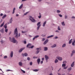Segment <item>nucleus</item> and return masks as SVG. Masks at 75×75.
Instances as JSON below:
<instances>
[{
  "label": "nucleus",
  "instance_id": "1",
  "mask_svg": "<svg viewBox=\"0 0 75 75\" xmlns=\"http://www.w3.org/2000/svg\"><path fill=\"white\" fill-rule=\"evenodd\" d=\"M16 35L15 36L16 38H18V31H17V28H16L15 29L14 31V35Z\"/></svg>",
  "mask_w": 75,
  "mask_h": 75
},
{
  "label": "nucleus",
  "instance_id": "2",
  "mask_svg": "<svg viewBox=\"0 0 75 75\" xmlns=\"http://www.w3.org/2000/svg\"><path fill=\"white\" fill-rule=\"evenodd\" d=\"M9 40L11 41H12L13 43H16V42H17V40L15 39V38H12V41L11 40V38L10 37L9 38Z\"/></svg>",
  "mask_w": 75,
  "mask_h": 75
},
{
  "label": "nucleus",
  "instance_id": "3",
  "mask_svg": "<svg viewBox=\"0 0 75 75\" xmlns=\"http://www.w3.org/2000/svg\"><path fill=\"white\" fill-rule=\"evenodd\" d=\"M29 18L30 20L32 22H33V23H35V19L33 18L32 17V16H29Z\"/></svg>",
  "mask_w": 75,
  "mask_h": 75
},
{
  "label": "nucleus",
  "instance_id": "4",
  "mask_svg": "<svg viewBox=\"0 0 75 75\" xmlns=\"http://www.w3.org/2000/svg\"><path fill=\"white\" fill-rule=\"evenodd\" d=\"M32 45L31 44L29 43L27 46V48H33L34 47V46H32L31 47H30V46H31Z\"/></svg>",
  "mask_w": 75,
  "mask_h": 75
},
{
  "label": "nucleus",
  "instance_id": "5",
  "mask_svg": "<svg viewBox=\"0 0 75 75\" xmlns=\"http://www.w3.org/2000/svg\"><path fill=\"white\" fill-rule=\"evenodd\" d=\"M57 59H58L59 61H62V58L60 57H57Z\"/></svg>",
  "mask_w": 75,
  "mask_h": 75
},
{
  "label": "nucleus",
  "instance_id": "6",
  "mask_svg": "<svg viewBox=\"0 0 75 75\" xmlns=\"http://www.w3.org/2000/svg\"><path fill=\"white\" fill-rule=\"evenodd\" d=\"M40 24H41V22H39L38 23V30L39 29V28H40V26H41V25H40Z\"/></svg>",
  "mask_w": 75,
  "mask_h": 75
},
{
  "label": "nucleus",
  "instance_id": "7",
  "mask_svg": "<svg viewBox=\"0 0 75 75\" xmlns=\"http://www.w3.org/2000/svg\"><path fill=\"white\" fill-rule=\"evenodd\" d=\"M48 42V40L47 39L45 41V42L43 43L44 45H45V44H47V43Z\"/></svg>",
  "mask_w": 75,
  "mask_h": 75
},
{
  "label": "nucleus",
  "instance_id": "8",
  "mask_svg": "<svg viewBox=\"0 0 75 75\" xmlns=\"http://www.w3.org/2000/svg\"><path fill=\"white\" fill-rule=\"evenodd\" d=\"M13 56V51H11V58H12Z\"/></svg>",
  "mask_w": 75,
  "mask_h": 75
},
{
  "label": "nucleus",
  "instance_id": "9",
  "mask_svg": "<svg viewBox=\"0 0 75 75\" xmlns=\"http://www.w3.org/2000/svg\"><path fill=\"white\" fill-rule=\"evenodd\" d=\"M18 64L20 66H23V63H22L21 62H19Z\"/></svg>",
  "mask_w": 75,
  "mask_h": 75
},
{
  "label": "nucleus",
  "instance_id": "10",
  "mask_svg": "<svg viewBox=\"0 0 75 75\" xmlns=\"http://www.w3.org/2000/svg\"><path fill=\"white\" fill-rule=\"evenodd\" d=\"M24 49V48H21L19 50V52H22V51Z\"/></svg>",
  "mask_w": 75,
  "mask_h": 75
},
{
  "label": "nucleus",
  "instance_id": "11",
  "mask_svg": "<svg viewBox=\"0 0 75 75\" xmlns=\"http://www.w3.org/2000/svg\"><path fill=\"white\" fill-rule=\"evenodd\" d=\"M74 63H75V62H74L71 64V67H73L74 66Z\"/></svg>",
  "mask_w": 75,
  "mask_h": 75
},
{
  "label": "nucleus",
  "instance_id": "12",
  "mask_svg": "<svg viewBox=\"0 0 75 75\" xmlns=\"http://www.w3.org/2000/svg\"><path fill=\"white\" fill-rule=\"evenodd\" d=\"M45 60L47 61V60H48V56L45 55Z\"/></svg>",
  "mask_w": 75,
  "mask_h": 75
},
{
  "label": "nucleus",
  "instance_id": "13",
  "mask_svg": "<svg viewBox=\"0 0 75 75\" xmlns=\"http://www.w3.org/2000/svg\"><path fill=\"white\" fill-rule=\"evenodd\" d=\"M0 31L1 33H4V28H2V29L0 30Z\"/></svg>",
  "mask_w": 75,
  "mask_h": 75
},
{
  "label": "nucleus",
  "instance_id": "14",
  "mask_svg": "<svg viewBox=\"0 0 75 75\" xmlns=\"http://www.w3.org/2000/svg\"><path fill=\"white\" fill-rule=\"evenodd\" d=\"M41 50V47L38 48V52L40 51V50Z\"/></svg>",
  "mask_w": 75,
  "mask_h": 75
},
{
  "label": "nucleus",
  "instance_id": "15",
  "mask_svg": "<svg viewBox=\"0 0 75 75\" xmlns=\"http://www.w3.org/2000/svg\"><path fill=\"white\" fill-rule=\"evenodd\" d=\"M54 37V35H51L50 36H49L47 37V38H51V37Z\"/></svg>",
  "mask_w": 75,
  "mask_h": 75
},
{
  "label": "nucleus",
  "instance_id": "16",
  "mask_svg": "<svg viewBox=\"0 0 75 75\" xmlns=\"http://www.w3.org/2000/svg\"><path fill=\"white\" fill-rule=\"evenodd\" d=\"M47 23V22L46 21H45V22H44L43 26V27H45V24H46Z\"/></svg>",
  "mask_w": 75,
  "mask_h": 75
},
{
  "label": "nucleus",
  "instance_id": "17",
  "mask_svg": "<svg viewBox=\"0 0 75 75\" xmlns=\"http://www.w3.org/2000/svg\"><path fill=\"white\" fill-rule=\"evenodd\" d=\"M23 4H21V5L19 7V9H21V8H22V7H23Z\"/></svg>",
  "mask_w": 75,
  "mask_h": 75
},
{
  "label": "nucleus",
  "instance_id": "18",
  "mask_svg": "<svg viewBox=\"0 0 75 75\" xmlns=\"http://www.w3.org/2000/svg\"><path fill=\"white\" fill-rule=\"evenodd\" d=\"M38 38V35L35 36L33 38V40H34L35 38Z\"/></svg>",
  "mask_w": 75,
  "mask_h": 75
},
{
  "label": "nucleus",
  "instance_id": "19",
  "mask_svg": "<svg viewBox=\"0 0 75 75\" xmlns=\"http://www.w3.org/2000/svg\"><path fill=\"white\" fill-rule=\"evenodd\" d=\"M4 27L5 28V29H6L7 28V24H5L4 25Z\"/></svg>",
  "mask_w": 75,
  "mask_h": 75
},
{
  "label": "nucleus",
  "instance_id": "20",
  "mask_svg": "<svg viewBox=\"0 0 75 75\" xmlns=\"http://www.w3.org/2000/svg\"><path fill=\"white\" fill-rule=\"evenodd\" d=\"M44 51H47L48 50V48L47 47H44Z\"/></svg>",
  "mask_w": 75,
  "mask_h": 75
},
{
  "label": "nucleus",
  "instance_id": "21",
  "mask_svg": "<svg viewBox=\"0 0 75 75\" xmlns=\"http://www.w3.org/2000/svg\"><path fill=\"white\" fill-rule=\"evenodd\" d=\"M56 46V44H54L53 46H52L51 47L52 48H55V47Z\"/></svg>",
  "mask_w": 75,
  "mask_h": 75
},
{
  "label": "nucleus",
  "instance_id": "22",
  "mask_svg": "<svg viewBox=\"0 0 75 75\" xmlns=\"http://www.w3.org/2000/svg\"><path fill=\"white\" fill-rule=\"evenodd\" d=\"M72 69V67H70L68 69V71H71Z\"/></svg>",
  "mask_w": 75,
  "mask_h": 75
},
{
  "label": "nucleus",
  "instance_id": "23",
  "mask_svg": "<svg viewBox=\"0 0 75 75\" xmlns=\"http://www.w3.org/2000/svg\"><path fill=\"white\" fill-rule=\"evenodd\" d=\"M12 19H13V18H11L10 20V23H12V21H13V20H12Z\"/></svg>",
  "mask_w": 75,
  "mask_h": 75
},
{
  "label": "nucleus",
  "instance_id": "24",
  "mask_svg": "<svg viewBox=\"0 0 75 75\" xmlns=\"http://www.w3.org/2000/svg\"><path fill=\"white\" fill-rule=\"evenodd\" d=\"M72 39H71V40H70L69 42V44H71V43H72Z\"/></svg>",
  "mask_w": 75,
  "mask_h": 75
},
{
  "label": "nucleus",
  "instance_id": "25",
  "mask_svg": "<svg viewBox=\"0 0 75 75\" xmlns=\"http://www.w3.org/2000/svg\"><path fill=\"white\" fill-rule=\"evenodd\" d=\"M4 22L3 23H2L0 26L1 27H3V26L4 25Z\"/></svg>",
  "mask_w": 75,
  "mask_h": 75
},
{
  "label": "nucleus",
  "instance_id": "26",
  "mask_svg": "<svg viewBox=\"0 0 75 75\" xmlns=\"http://www.w3.org/2000/svg\"><path fill=\"white\" fill-rule=\"evenodd\" d=\"M40 62V59H38V64H39Z\"/></svg>",
  "mask_w": 75,
  "mask_h": 75
},
{
  "label": "nucleus",
  "instance_id": "27",
  "mask_svg": "<svg viewBox=\"0 0 75 75\" xmlns=\"http://www.w3.org/2000/svg\"><path fill=\"white\" fill-rule=\"evenodd\" d=\"M6 16H7L6 15H4V16L2 17V18H3V19H4V18H5V17H6Z\"/></svg>",
  "mask_w": 75,
  "mask_h": 75
},
{
  "label": "nucleus",
  "instance_id": "28",
  "mask_svg": "<svg viewBox=\"0 0 75 75\" xmlns=\"http://www.w3.org/2000/svg\"><path fill=\"white\" fill-rule=\"evenodd\" d=\"M16 10V8H13V12H12V14H14V11Z\"/></svg>",
  "mask_w": 75,
  "mask_h": 75
},
{
  "label": "nucleus",
  "instance_id": "29",
  "mask_svg": "<svg viewBox=\"0 0 75 75\" xmlns=\"http://www.w3.org/2000/svg\"><path fill=\"white\" fill-rule=\"evenodd\" d=\"M40 16H38L39 18H41V13H39Z\"/></svg>",
  "mask_w": 75,
  "mask_h": 75
},
{
  "label": "nucleus",
  "instance_id": "30",
  "mask_svg": "<svg viewBox=\"0 0 75 75\" xmlns=\"http://www.w3.org/2000/svg\"><path fill=\"white\" fill-rule=\"evenodd\" d=\"M33 71L34 72H37V71H38V69H34V70H33Z\"/></svg>",
  "mask_w": 75,
  "mask_h": 75
},
{
  "label": "nucleus",
  "instance_id": "31",
  "mask_svg": "<svg viewBox=\"0 0 75 75\" xmlns=\"http://www.w3.org/2000/svg\"><path fill=\"white\" fill-rule=\"evenodd\" d=\"M5 32L6 33H7V32L8 31V29H5Z\"/></svg>",
  "mask_w": 75,
  "mask_h": 75
},
{
  "label": "nucleus",
  "instance_id": "32",
  "mask_svg": "<svg viewBox=\"0 0 75 75\" xmlns=\"http://www.w3.org/2000/svg\"><path fill=\"white\" fill-rule=\"evenodd\" d=\"M66 44H63L62 46V47H66Z\"/></svg>",
  "mask_w": 75,
  "mask_h": 75
},
{
  "label": "nucleus",
  "instance_id": "33",
  "mask_svg": "<svg viewBox=\"0 0 75 75\" xmlns=\"http://www.w3.org/2000/svg\"><path fill=\"white\" fill-rule=\"evenodd\" d=\"M66 66V64H62V67H65Z\"/></svg>",
  "mask_w": 75,
  "mask_h": 75
},
{
  "label": "nucleus",
  "instance_id": "34",
  "mask_svg": "<svg viewBox=\"0 0 75 75\" xmlns=\"http://www.w3.org/2000/svg\"><path fill=\"white\" fill-rule=\"evenodd\" d=\"M58 60H57V59H56L55 61V63H57V62H58Z\"/></svg>",
  "mask_w": 75,
  "mask_h": 75
},
{
  "label": "nucleus",
  "instance_id": "35",
  "mask_svg": "<svg viewBox=\"0 0 75 75\" xmlns=\"http://www.w3.org/2000/svg\"><path fill=\"white\" fill-rule=\"evenodd\" d=\"M57 13H60V12H61V11H59V10H57Z\"/></svg>",
  "mask_w": 75,
  "mask_h": 75
},
{
  "label": "nucleus",
  "instance_id": "36",
  "mask_svg": "<svg viewBox=\"0 0 75 75\" xmlns=\"http://www.w3.org/2000/svg\"><path fill=\"white\" fill-rule=\"evenodd\" d=\"M27 55H28V54H27V53H25L24 54V56L25 57H26V56H27Z\"/></svg>",
  "mask_w": 75,
  "mask_h": 75
},
{
  "label": "nucleus",
  "instance_id": "37",
  "mask_svg": "<svg viewBox=\"0 0 75 75\" xmlns=\"http://www.w3.org/2000/svg\"><path fill=\"white\" fill-rule=\"evenodd\" d=\"M62 25H65V23H64V22H63L62 23Z\"/></svg>",
  "mask_w": 75,
  "mask_h": 75
},
{
  "label": "nucleus",
  "instance_id": "38",
  "mask_svg": "<svg viewBox=\"0 0 75 75\" xmlns=\"http://www.w3.org/2000/svg\"><path fill=\"white\" fill-rule=\"evenodd\" d=\"M72 45L74 46H75V43L74 42H72Z\"/></svg>",
  "mask_w": 75,
  "mask_h": 75
},
{
  "label": "nucleus",
  "instance_id": "39",
  "mask_svg": "<svg viewBox=\"0 0 75 75\" xmlns=\"http://www.w3.org/2000/svg\"><path fill=\"white\" fill-rule=\"evenodd\" d=\"M21 71L24 74H25V71H23L22 70H21Z\"/></svg>",
  "mask_w": 75,
  "mask_h": 75
},
{
  "label": "nucleus",
  "instance_id": "40",
  "mask_svg": "<svg viewBox=\"0 0 75 75\" xmlns=\"http://www.w3.org/2000/svg\"><path fill=\"white\" fill-rule=\"evenodd\" d=\"M27 60H28V61H30V58L29 57H28L27 58Z\"/></svg>",
  "mask_w": 75,
  "mask_h": 75
},
{
  "label": "nucleus",
  "instance_id": "41",
  "mask_svg": "<svg viewBox=\"0 0 75 75\" xmlns=\"http://www.w3.org/2000/svg\"><path fill=\"white\" fill-rule=\"evenodd\" d=\"M58 30H61V29H60V28H59V26H58Z\"/></svg>",
  "mask_w": 75,
  "mask_h": 75
},
{
  "label": "nucleus",
  "instance_id": "42",
  "mask_svg": "<svg viewBox=\"0 0 75 75\" xmlns=\"http://www.w3.org/2000/svg\"><path fill=\"white\" fill-rule=\"evenodd\" d=\"M7 58V56H5L4 57V59H6V58Z\"/></svg>",
  "mask_w": 75,
  "mask_h": 75
},
{
  "label": "nucleus",
  "instance_id": "43",
  "mask_svg": "<svg viewBox=\"0 0 75 75\" xmlns=\"http://www.w3.org/2000/svg\"><path fill=\"white\" fill-rule=\"evenodd\" d=\"M68 18V16H67V15L65 16V19H67Z\"/></svg>",
  "mask_w": 75,
  "mask_h": 75
},
{
  "label": "nucleus",
  "instance_id": "44",
  "mask_svg": "<svg viewBox=\"0 0 75 75\" xmlns=\"http://www.w3.org/2000/svg\"><path fill=\"white\" fill-rule=\"evenodd\" d=\"M59 17H62V15H61V14H59Z\"/></svg>",
  "mask_w": 75,
  "mask_h": 75
},
{
  "label": "nucleus",
  "instance_id": "45",
  "mask_svg": "<svg viewBox=\"0 0 75 75\" xmlns=\"http://www.w3.org/2000/svg\"><path fill=\"white\" fill-rule=\"evenodd\" d=\"M67 63V62L65 61H63V64H66Z\"/></svg>",
  "mask_w": 75,
  "mask_h": 75
},
{
  "label": "nucleus",
  "instance_id": "46",
  "mask_svg": "<svg viewBox=\"0 0 75 75\" xmlns=\"http://www.w3.org/2000/svg\"><path fill=\"white\" fill-rule=\"evenodd\" d=\"M30 65H33V62H31L30 63Z\"/></svg>",
  "mask_w": 75,
  "mask_h": 75
},
{
  "label": "nucleus",
  "instance_id": "47",
  "mask_svg": "<svg viewBox=\"0 0 75 75\" xmlns=\"http://www.w3.org/2000/svg\"><path fill=\"white\" fill-rule=\"evenodd\" d=\"M72 52V53H75V50H73Z\"/></svg>",
  "mask_w": 75,
  "mask_h": 75
},
{
  "label": "nucleus",
  "instance_id": "48",
  "mask_svg": "<svg viewBox=\"0 0 75 75\" xmlns=\"http://www.w3.org/2000/svg\"><path fill=\"white\" fill-rule=\"evenodd\" d=\"M40 64H42V63H43V61H40Z\"/></svg>",
  "mask_w": 75,
  "mask_h": 75
},
{
  "label": "nucleus",
  "instance_id": "49",
  "mask_svg": "<svg viewBox=\"0 0 75 75\" xmlns=\"http://www.w3.org/2000/svg\"><path fill=\"white\" fill-rule=\"evenodd\" d=\"M67 68H68V67H64V69H67Z\"/></svg>",
  "mask_w": 75,
  "mask_h": 75
},
{
  "label": "nucleus",
  "instance_id": "50",
  "mask_svg": "<svg viewBox=\"0 0 75 75\" xmlns=\"http://www.w3.org/2000/svg\"><path fill=\"white\" fill-rule=\"evenodd\" d=\"M33 58H37V57H36L35 56H34L33 57Z\"/></svg>",
  "mask_w": 75,
  "mask_h": 75
},
{
  "label": "nucleus",
  "instance_id": "51",
  "mask_svg": "<svg viewBox=\"0 0 75 75\" xmlns=\"http://www.w3.org/2000/svg\"><path fill=\"white\" fill-rule=\"evenodd\" d=\"M35 54H38V50H37L35 53Z\"/></svg>",
  "mask_w": 75,
  "mask_h": 75
},
{
  "label": "nucleus",
  "instance_id": "52",
  "mask_svg": "<svg viewBox=\"0 0 75 75\" xmlns=\"http://www.w3.org/2000/svg\"><path fill=\"white\" fill-rule=\"evenodd\" d=\"M24 44H26V43H27V42H26V41H24Z\"/></svg>",
  "mask_w": 75,
  "mask_h": 75
},
{
  "label": "nucleus",
  "instance_id": "53",
  "mask_svg": "<svg viewBox=\"0 0 75 75\" xmlns=\"http://www.w3.org/2000/svg\"><path fill=\"white\" fill-rule=\"evenodd\" d=\"M1 16H3V13H1L0 14Z\"/></svg>",
  "mask_w": 75,
  "mask_h": 75
},
{
  "label": "nucleus",
  "instance_id": "54",
  "mask_svg": "<svg viewBox=\"0 0 75 75\" xmlns=\"http://www.w3.org/2000/svg\"><path fill=\"white\" fill-rule=\"evenodd\" d=\"M54 38L55 39H57V38H58V37L57 36H56L55 38Z\"/></svg>",
  "mask_w": 75,
  "mask_h": 75
},
{
  "label": "nucleus",
  "instance_id": "55",
  "mask_svg": "<svg viewBox=\"0 0 75 75\" xmlns=\"http://www.w3.org/2000/svg\"><path fill=\"white\" fill-rule=\"evenodd\" d=\"M28 13V12H26L25 13H24V15H26V14H27V13Z\"/></svg>",
  "mask_w": 75,
  "mask_h": 75
},
{
  "label": "nucleus",
  "instance_id": "56",
  "mask_svg": "<svg viewBox=\"0 0 75 75\" xmlns=\"http://www.w3.org/2000/svg\"><path fill=\"white\" fill-rule=\"evenodd\" d=\"M22 56H23V57H24V54H23V53H22Z\"/></svg>",
  "mask_w": 75,
  "mask_h": 75
},
{
  "label": "nucleus",
  "instance_id": "57",
  "mask_svg": "<svg viewBox=\"0 0 75 75\" xmlns=\"http://www.w3.org/2000/svg\"><path fill=\"white\" fill-rule=\"evenodd\" d=\"M20 34L19 33L18 34V37H20Z\"/></svg>",
  "mask_w": 75,
  "mask_h": 75
},
{
  "label": "nucleus",
  "instance_id": "58",
  "mask_svg": "<svg viewBox=\"0 0 75 75\" xmlns=\"http://www.w3.org/2000/svg\"><path fill=\"white\" fill-rule=\"evenodd\" d=\"M55 32H56L57 33H59V31L58 30H56L55 31Z\"/></svg>",
  "mask_w": 75,
  "mask_h": 75
},
{
  "label": "nucleus",
  "instance_id": "59",
  "mask_svg": "<svg viewBox=\"0 0 75 75\" xmlns=\"http://www.w3.org/2000/svg\"><path fill=\"white\" fill-rule=\"evenodd\" d=\"M72 18H75V17L74 16H73L72 17Z\"/></svg>",
  "mask_w": 75,
  "mask_h": 75
},
{
  "label": "nucleus",
  "instance_id": "60",
  "mask_svg": "<svg viewBox=\"0 0 75 75\" xmlns=\"http://www.w3.org/2000/svg\"><path fill=\"white\" fill-rule=\"evenodd\" d=\"M42 61H43V60H44V58H42Z\"/></svg>",
  "mask_w": 75,
  "mask_h": 75
},
{
  "label": "nucleus",
  "instance_id": "61",
  "mask_svg": "<svg viewBox=\"0 0 75 75\" xmlns=\"http://www.w3.org/2000/svg\"><path fill=\"white\" fill-rule=\"evenodd\" d=\"M42 37H45V35H42Z\"/></svg>",
  "mask_w": 75,
  "mask_h": 75
},
{
  "label": "nucleus",
  "instance_id": "62",
  "mask_svg": "<svg viewBox=\"0 0 75 75\" xmlns=\"http://www.w3.org/2000/svg\"><path fill=\"white\" fill-rule=\"evenodd\" d=\"M22 33H25V32H24L23 31H22Z\"/></svg>",
  "mask_w": 75,
  "mask_h": 75
},
{
  "label": "nucleus",
  "instance_id": "63",
  "mask_svg": "<svg viewBox=\"0 0 75 75\" xmlns=\"http://www.w3.org/2000/svg\"><path fill=\"white\" fill-rule=\"evenodd\" d=\"M45 40V38H43V39H42V41H44V40Z\"/></svg>",
  "mask_w": 75,
  "mask_h": 75
},
{
  "label": "nucleus",
  "instance_id": "64",
  "mask_svg": "<svg viewBox=\"0 0 75 75\" xmlns=\"http://www.w3.org/2000/svg\"><path fill=\"white\" fill-rule=\"evenodd\" d=\"M68 75H72V74H69Z\"/></svg>",
  "mask_w": 75,
  "mask_h": 75
}]
</instances>
